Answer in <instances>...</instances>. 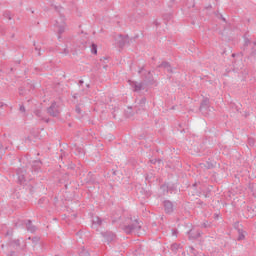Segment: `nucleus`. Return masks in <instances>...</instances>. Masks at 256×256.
I'll return each instance as SVG.
<instances>
[{"label": "nucleus", "mask_w": 256, "mask_h": 256, "mask_svg": "<svg viewBox=\"0 0 256 256\" xmlns=\"http://www.w3.org/2000/svg\"><path fill=\"white\" fill-rule=\"evenodd\" d=\"M166 211H167V213H169V211H171V210H169V209L166 208Z\"/></svg>", "instance_id": "f03ea898"}, {"label": "nucleus", "mask_w": 256, "mask_h": 256, "mask_svg": "<svg viewBox=\"0 0 256 256\" xmlns=\"http://www.w3.org/2000/svg\"><path fill=\"white\" fill-rule=\"evenodd\" d=\"M165 207H171V203H166Z\"/></svg>", "instance_id": "f257e3e1"}, {"label": "nucleus", "mask_w": 256, "mask_h": 256, "mask_svg": "<svg viewBox=\"0 0 256 256\" xmlns=\"http://www.w3.org/2000/svg\"><path fill=\"white\" fill-rule=\"evenodd\" d=\"M94 53H97V49L95 48Z\"/></svg>", "instance_id": "7ed1b4c3"}]
</instances>
